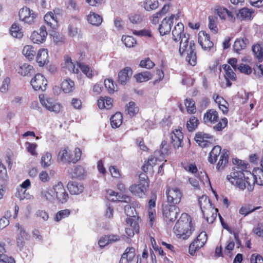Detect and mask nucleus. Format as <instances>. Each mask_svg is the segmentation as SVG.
Here are the masks:
<instances>
[{"instance_id":"f704fd0d","label":"nucleus","mask_w":263,"mask_h":263,"mask_svg":"<svg viewBox=\"0 0 263 263\" xmlns=\"http://www.w3.org/2000/svg\"><path fill=\"white\" fill-rule=\"evenodd\" d=\"M78 62H77L76 64H74L70 57H67L65 59V66L70 71H72L73 73L78 74L79 70Z\"/></svg>"},{"instance_id":"338daca9","label":"nucleus","mask_w":263,"mask_h":263,"mask_svg":"<svg viewBox=\"0 0 263 263\" xmlns=\"http://www.w3.org/2000/svg\"><path fill=\"white\" fill-rule=\"evenodd\" d=\"M129 20L134 24H138L142 22V18L139 14H134L130 16Z\"/></svg>"},{"instance_id":"9d476101","label":"nucleus","mask_w":263,"mask_h":263,"mask_svg":"<svg viewBox=\"0 0 263 263\" xmlns=\"http://www.w3.org/2000/svg\"><path fill=\"white\" fill-rule=\"evenodd\" d=\"M166 194L169 204H177L179 203L182 197V192L176 187L168 188L166 191Z\"/></svg>"},{"instance_id":"13d9d810","label":"nucleus","mask_w":263,"mask_h":263,"mask_svg":"<svg viewBox=\"0 0 263 263\" xmlns=\"http://www.w3.org/2000/svg\"><path fill=\"white\" fill-rule=\"evenodd\" d=\"M228 120L226 118L222 119L215 126L213 127V129L216 131H221L227 125Z\"/></svg>"},{"instance_id":"aec40b11","label":"nucleus","mask_w":263,"mask_h":263,"mask_svg":"<svg viewBox=\"0 0 263 263\" xmlns=\"http://www.w3.org/2000/svg\"><path fill=\"white\" fill-rule=\"evenodd\" d=\"M246 176H249L253 178V184L255 182L258 185H263V171L259 167L254 168L252 173L249 171H246Z\"/></svg>"},{"instance_id":"a878e982","label":"nucleus","mask_w":263,"mask_h":263,"mask_svg":"<svg viewBox=\"0 0 263 263\" xmlns=\"http://www.w3.org/2000/svg\"><path fill=\"white\" fill-rule=\"evenodd\" d=\"M44 21L50 28L55 29L58 26L57 16L52 12H49L44 16Z\"/></svg>"},{"instance_id":"4c0bfd02","label":"nucleus","mask_w":263,"mask_h":263,"mask_svg":"<svg viewBox=\"0 0 263 263\" xmlns=\"http://www.w3.org/2000/svg\"><path fill=\"white\" fill-rule=\"evenodd\" d=\"M22 52L29 61L33 60L36 53L35 51L33 49V47L31 45L25 46L23 49Z\"/></svg>"},{"instance_id":"6ab92c4d","label":"nucleus","mask_w":263,"mask_h":263,"mask_svg":"<svg viewBox=\"0 0 263 263\" xmlns=\"http://www.w3.org/2000/svg\"><path fill=\"white\" fill-rule=\"evenodd\" d=\"M183 135L181 130L176 129L171 134V143L175 149L183 146Z\"/></svg>"},{"instance_id":"e433bc0d","label":"nucleus","mask_w":263,"mask_h":263,"mask_svg":"<svg viewBox=\"0 0 263 263\" xmlns=\"http://www.w3.org/2000/svg\"><path fill=\"white\" fill-rule=\"evenodd\" d=\"M252 51L259 61L263 60V44H256L252 46Z\"/></svg>"},{"instance_id":"ddd939ff","label":"nucleus","mask_w":263,"mask_h":263,"mask_svg":"<svg viewBox=\"0 0 263 263\" xmlns=\"http://www.w3.org/2000/svg\"><path fill=\"white\" fill-rule=\"evenodd\" d=\"M174 16V15L172 14L168 18L165 17L162 20L158 28L161 35L163 36L170 32Z\"/></svg>"},{"instance_id":"a211bd4d","label":"nucleus","mask_w":263,"mask_h":263,"mask_svg":"<svg viewBox=\"0 0 263 263\" xmlns=\"http://www.w3.org/2000/svg\"><path fill=\"white\" fill-rule=\"evenodd\" d=\"M148 186V184H142L139 183L138 184H133L130 186L129 190L133 195L140 198H143L145 195V192Z\"/></svg>"},{"instance_id":"052dcab7","label":"nucleus","mask_w":263,"mask_h":263,"mask_svg":"<svg viewBox=\"0 0 263 263\" xmlns=\"http://www.w3.org/2000/svg\"><path fill=\"white\" fill-rule=\"evenodd\" d=\"M85 174V170L82 166H76L74 169L73 177H81L83 176Z\"/></svg>"},{"instance_id":"4d7b16f0","label":"nucleus","mask_w":263,"mask_h":263,"mask_svg":"<svg viewBox=\"0 0 263 263\" xmlns=\"http://www.w3.org/2000/svg\"><path fill=\"white\" fill-rule=\"evenodd\" d=\"M61 88L65 93H69L74 89V83H61Z\"/></svg>"},{"instance_id":"6e6d98bb","label":"nucleus","mask_w":263,"mask_h":263,"mask_svg":"<svg viewBox=\"0 0 263 263\" xmlns=\"http://www.w3.org/2000/svg\"><path fill=\"white\" fill-rule=\"evenodd\" d=\"M122 41L124 42L125 45L127 47H133L136 44V41L135 39L130 36H123L122 37Z\"/></svg>"},{"instance_id":"72a5a7b5","label":"nucleus","mask_w":263,"mask_h":263,"mask_svg":"<svg viewBox=\"0 0 263 263\" xmlns=\"http://www.w3.org/2000/svg\"><path fill=\"white\" fill-rule=\"evenodd\" d=\"M248 43L249 41L247 38L237 39L233 45L234 50L236 52H238L239 51L246 48Z\"/></svg>"},{"instance_id":"a19ab883","label":"nucleus","mask_w":263,"mask_h":263,"mask_svg":"<svg viewBox=\"0 0 263 263\" xmlns=\"http://www.w3.org/2000/svg\"><path fill=\"white\" fill-rule=\"evenodd\" d=\"M199 123L197 118L195 116H191L186 122V128L189 132H192L197 128Z\"/></svg>"},{"instance_id":"c9c22d12","label":"nucleus","mask_w":263,"mask_h":263,"mask_svg":"<svg viewBox=\"0 0 263 263\" xmlns=\"http://www.w3.org/2000/svg\"><path fill=\"white\" fill-rule=\"evenodd\" d=\"M10 31L11 35L15 38L21 39L23 35L21 26L16 23L12 25Z\"/></svg>"},{"instance_id":"2f4dec72","label":"nucleus","mask_w":263,"mask_h":263,"mask_svg":"<svg viewBox=\"0 0 263 263\" xmlns=\"http://www.w3.org/2000/svg\"><path fill=\"white\" fill-rule=\"evenodd\" d=\"M122 115L121 112H117L112 115L110 118V124L114 128L119 127L122 123Z\"/></svg>"},{"instance_id":"f3484780","label":"nucleus","mask_w":263,"mask_h":263,"mask_svg":"<svg viewBox=\"0 0 263 263\" xmlns=\"http://www.w3.org/2000/svg\"><path fill=\"white\" fill-rule=\"evenodd\" d=\"M198 40L199 44L204 50H210L213 46V43L210 41V35L205 31L199 33Z\"/></svg>"},{"instance_id":"49530a36","label":"nucleus","mask_w":263,"mask_h":263,"mask_svg":"<svg viewBox=\"0 0 263 263\" xmlns=\"http://www.w3.org/2000/svg\"><path fill=\"white\" fill-rule=\"evenodd\" d=\"M52 156L50 153H46L41 158V163L43 167H46L51 164Z\"/></svg>"},{"instance_id":"603ef678","label":"nucleus","mask_w":263,"mask_h":263,"mask_svg":"<svg viewBox=\"0 0 263 263\" xmlns=\"http://www.w3.org/2000/svg\"><path fill=\"white\" fill-rule=\"evenodd\" d=\"M122 255L132 261L135 256V249L133 247L127 248Z\"/></svg>"},{"instance_id":"b1692460","label":"nucleus","mask_w":263,"mask_h":263,"mask_svg":"<svg viewBox=\"0 0 263 263\" xmlns=\"http://www.w3.org/2000/svg\"><path fill=\"white\" fill-rule=\"evenodd\" d=\"M133 74V70L129 67H126L118 73L119 82H127Z\"/></svg>"},{"instance_id":"bf43d9fd","label":"nucleus","mask_w":263,"mask_h":263,"mask_svg":"<svg viewBox=\"0 0 263 263\" xmlns=\"http://www.w3.org/2000/svg\"><path fill=\"white\" fill-rule=\"evenodd\" d=\"M109 93H113L118 90V83H103Z\"/></svg>"},{"instance_id":"774afa93","label":"nucleus","mask_w":263,"mask_h":263,"mask_svg":"<svg viewBox=\"0 0 263 263\" xmlns=\"http://www.w3.org/2000/svg\"><path fill=\"white\" fill-rule=\"evenodd\" d=\"M169 146L167 142L164 140L162 142L161 144V152L163 155H168L169 153Z\"/></svg>"},{"instance_id":"1a4fd4ad","label":"nucleus","mask_w":263,"mask_h":263,"mask_svg":"<svg viewBox=\"0 0 263 263\" xmlns=\"http://www.w3.org/2000/svg\"><path fill=\"white\" fill-rule=\"evenodd\" d=\"M194 139L202 147L209 146L214 144L215 141L213 136L200 132L196 134Z\"/></svg>"},{"instance_id":"4468645a","label":"nucleus","mask_w":263,"mask_h":263,"mask_svg":"<svg viewBox=\"0 0 263 263\" xmlns=\"http://www.w3.org/2000/svg\"><path fill=\"white\" fill-rule=\"evenodd\" d=\"M46 27L44 25H42L40 28V32L37 31H33L31 36V41L36 44H40L43 43L47 35Z\"/></svg>"},{"instance_id":"69168bd1","label":"nucleus","mask_w":263,"mask_h":263,"mask_svg":"<svg viewBox=\"0 0 263 263\" xmlns=\"http://www.w3.org/2000/svg\"><path fill=\"white\" fill-rule=\"evenodd\" d=\"M250 263H263V258L259 254H253L251 256Z\"/></svg>"},{"instance_id":"7ed1b4c3","label":"nucleus","mask_w":263,"mask_h":263,"mask_svg":"<svg viewBox=\"0 0 263 263\" xmlns=\"http://www.w3.org/2000/svg\"><path fill=\"white\" fill-rule=\"evenodd\" d=\"M189 34H183L180 40L179 52L181 55L186 53V61L191 65L196 64V53L195 52V45L194 41L189 40Z\"/></svg>"},{"instance_id":"bb28decb","label":"nucleus","mask_w":263,"mask_h":263,"mask_svg":"<svg viewBox=\"0 0 263 263\" xmlns=\"http://www.w3.org/2000/svg\"><path fill=\"white\" fill-rule=\"evenodd\" d=\"M48 54L47 49H40L36 55V62L40 66H43L48 63Z\"/></svg>"},{"instance_id":"ea45409f","label":"nucleus","mask_w":263,"mask_h":263,"mask_svg":"<svg viewBox=\"0 0 263 263\" xmlns=\"http://www.w3.org/2000/svg\"><path fill=\"white\" fill-rule=\"evenodd\" d=\"M124 211L125 214L128 218H133L135 220L140 221V217L136 216L137 212L134 207L131 206L129 204H127L124 207Z\"/></svg>"},{"instance_id":"473e14b6","label":"nucleus","mask_w":263,"mask_h":263,"mask_svg":"<svg viewBox=\"0 0 263 263\" xmlns=\"http://www.w3.org/2000/svg\"><path fill=\"white\" fill-rule=\"evenodd\" d=\"M88 22L94 26H99L102 22V17L98 14L90 12L87 16Z\"/></svg>"},{"instance_id":"c756f323","label":"nucleus","mask_w":263,"mask_h":263,"mask_svg":"<svg viewBox=\"0 0 263 263\" xmlns=\"http://www.w3.org/2000/svg\"><path fill=\"white\" fill-rule=\"evenodd\" d=\"M84 55H83V54L81 53V55L79 58V61L78 62V66H79V68L81 70L83 73L85 74L87 77L91 78L93 76L92 70L88 65H86L84 63L80 62L81 60L84 59Z\"/></svg>"},{"instance_id":"39448f33","label":"nucleus","mask_w":263,"mask_h":263,"mask_svg":"<svg viewBox=\"0 0 263 263\" xmlns=\"http://www.w3.org/2000/svg\"><path fill=\"white\" fill-rule=\"evenodd\" d=\"M18 16L25 24L32 25L36 21L37 14L27 7H24L19 11Z\"/></svg>"},{"instance_id":"0e129e2a","label":"nucleus","mask_w":263,"mask_h":263,"mask_svg":"<svg viewBox=\"0 0 263 263\" xmlns=\"http://www.w3.org/2000/svg\"><path fill=\"white\" fill-rule=\"evenodd\" d=\"M26 144L27 145V151L31 154L32 156H36L37 155L35 149L37 147V144L35 143H30L29 142H26Z\"/></svg>"},{"instance_id":"c03bdc74","label":"nucleus","mask_w":263,"mask_h":263,"mask_svg":"<svg viewBox=\"0 0 263 263\" xmlns=\"http://www.w3.org/2000/svg\"><path fill=\"white\" fill-rule=\"evenodd\" d=\"M185 105L189 114H194L196 112V108L193 99H186L185 100Z\"/></svg>"},{"instance_id":"a18cd8bd","label":"nucleus","mask_w":263,"mask_h":263,"mask_svg":"<svg viewBox=\"0 0 263 263\" xmlns=\"http://www.w3.org/2000/svg\"><path fill=\"white\" fill-rule=\"evenodd\" d=\"M159 7L158 1L152 2V0H145L143 3V7L146 11L156 9Z\"/></svg>"},{"instance_id":"8fccbe9b","label":"nucleus","mask_w":263,"mask_h":263,"mask_svg":"<svg viewBox=\"0 0 263 263\" xmlns=\"http://www.w3.org/2000/svg\"><path fill=\"white\" fill-rule=\"evenodd\" d=\"M237 70L240 73L249 75L251 73L252 70L251 67L247 64L240 63L238 65Z\"/></svg>"},{"instance_id":"680f3d73","label":"nucleus","mask_w":263,"mask_h":263,"mask_svg":"<svg viewBox=\"0 0 263 263\" xmlns=\"http://www.w3.org/2000/svg\"><path fill=\"white\" fill-rule=\"evenodd\" d=\"M14 259L4 254H0V263H15Z\"/></svg>"},{"instance_id":"f8f14e48","label":"nucleus","mask_w":263,"mask_h":263,"mask_svg":"<svg viewBox=\"0 0 263 263\" xmlns=\"http://www.w3.org/2000/svg\"><path fill=\"white\" fill-rule=\"evenodd\" d=\"M53 190L55 194L56 198L59 202L63 204L67 201L69 195L61 182H59L54 185Z\"/></svg>"},{"instance_id":"37998d69","label":"nucleus","mask_w":263,"mask_h":263,"mask_svg":"<svg viewBox=\"0 0 263 263\" xmlns=\"http://www.w3.org/2000/svg\"><path fill=\"white\" fill-rule=\"evenodd\" d=\"M41 196L47 200L52 201L53 199V191L49 187L42 189Z\"/></svg>"},{"instance_id":"3c124183","label":"nucleus","mask_w":263,"mask_h":263,"mask_svg":"<svg viewBox=\"0 0 263 263\" xmlns=\"http://www.w3.org/2000/svg\"><path fill=\"white\" fill-rule=\"evenodd\" d=\"M139 66L141 67L146 69H152L155 66V63L149 58H146L140 61Z\"/></svg>"},{"instance_id":"cd10ccee","label":"nucleus","mask_w":263,"mask_h":263,"mask_svg":"<svg viewBox=\"0 0 263 263\" xmlns=\"http://www.w3.org/2000/svg\"><path fill=\"white\" fill-rule=\"evenodd\" d=\"M254 11L248 8L244 7L239 10L237 14L238 18L245 20H251L253 16L252 15Z\"/></svg>"},{"instance_id":"0eeeda50","label":"nucleus","mask_w":263,"mask_h":263,"mask_svg":"<svg viewBox=\"0 0 263 263\" xmlns=\"http://www.w3.org/2000/svg\"><path fill=\"white\" fill-rule=\"evenodd\" d=\"M39 99L42 106L49 111L55 113H59L62 107L61 104L56 102L53 99L50 98L44 99V95H40Z\"/></svg>"},{"instance_id":"58836bf2","label":"nucleus","mask_w":263,"mask_h":263,"mask_svg":"<svg viewBox=\"0 0 263 263\" xmlns=\"http://www.w3.org/2000/svg\"><path fill=\"white\" fill-rule=\"evenodd\" d=\"M152 74L149 71H144L134 75L137 82H145L152 78Z\"/></svg>"},{"instance_id":"2eb2a0df","label":"nucleus","mask_w":263,"mask_h":263,"mask_svg":"<svg viewBox=\"0 0 263 263\" xmlns=\"http://www.w3.org/2000/svg\"><path fill=\"white\" fill-rule=\"evenodd\" d=\"M198 203L204 217H205V212L206 211L215 210L211 200L206 195H203L199 198Z\"/></svg>"},{"instance_id":"5701e85b","label":"nucleus","mask_w":263,"mask_h":263,"mask_svg":"<svg viewBox=\"0 0 263 263\" xmlns=\"http://www.w3.org/2000/svg\"><path fill=\"white\" fill-rule=\"evenodd\" d=\"M67 189L72 195H78L84 190L83 185L77 181H70L67 184Z\"/></svg>"},{"instance_id":"e2e57ef3","label":"nucleus","mask_w":263,"mask_h":263,"mask_svg":"<svg viewBox=\"0 0 263 263\" xmlns=\"http://www.w3.org/2000/svg\"><path fill=\"white\" fill-rule=\"evenodd\" d=\"M133 33L135 35H138V36H148V37H151L152 34L149 30H146V29H143L140 30H134Z\"/></svg>"},{"instance_id":"f257e3e1","label":"nucleus","mask_w":263,"mask_h":263,"mask_svg":"<svg viewBox=\"0 0 263 263\" xmlns=\"http://www.w3.org/2000/svg\"><path fill=\"white\" fill-rule=\"evenodd\" d=\"M233 163L236 166H235L232 170V172L230 175H227V179L232 184L235 185L241 190L246 189V183L249 185L248 190L251 191L253 190V186L250 185L249 181L250 177L246 176V169L247 168L248 164H246L243 161L238 159H234Z\"/></svg>"},{"instance_id":"6e6552de","label":"nucleus","mask_w":263,"mask_h":263,"mask_svg":"<svg viewBox=\"0 0 263 263\" xmlns=\"http://www.w3.org/2000/svg\"><path fill=\"white\" fill-rule=\"evenodd\" d=\"M208 239L205 232H201L189 247V252L194 255L196 251L204 246Z\"/></svg>"},{"instance_id":"4be33fe9","label":"nucleus","mask_w":263,"mask_h":263,"mask_svg":"<svg viewBox=\"0 0 263 263\" xmlns=\"http://www.w3.org/2000/svg\"><path fill=\"white\" fill-rule=\"evenodd\" d=\"M219 120L218 112L214 109H209L204 114L203 122L204 123L214 124Z\"/></svg>"},{"instance_id":"5fc2aeb1","label":"nucleus","mask_w":263,"mask_h":263,"mask_svg":"<svg viewBox=\"0 0 263 263\" xmlns=\"http://www.w3.org/2000/svg\"><path fill=\"white\" fill-rule=\"evenodd\" d=\"M208 18L209 22L208 26L209 29L213 33H217L218 29L214 17L213 16H209Z\"/></svg>"},{"instance_id":"c85d7f7f","label":"nucleus","mask_w":263,"mask_h":263,"mask_svg":"<svg viewBox=\"0 0 263 263\" xmlns=\"http://www.w3.org/2000/svg\"><path fill=\"white\" fill-rule=\"evenodd\" d=\"M222 68L224 71V77L227 80V82H230V81H234L236 80V76L234 72L233 69L230 67V65L224 64Z\"/></svg>"},{"instance_id":"9b49d317","label":"nucleus","mask_w":263,"mask_h":263,"mask_svg":"<svg viewBox=\"0 0 263 263\" xmlns=\"http://www.w3.org/2000/svg\"><path fill=\"white\" fill-rule=\"evenodd\" d=\"M15 227L17 228L16 236V245L20 250H22L25 245V241L29 239L30 235L26 232L23 226L18 223H16Z\"/></svg>"},{"instance_id":"393cba45","label":"nucleus","mask_w":263,"mask_h":263,"mask_svg":"<svg viewBox=\"0 0 263 263\" xmlns=\"http://www.w3.org/2000/svg\"><path fill=\"white\" fill-rule=\"evenodd\" d=\"M184 25L182 23H178L172 31L173 39L175 42H178L181 40L183 34Z\"/></svg>"},{"instance_id":"864d4df0","label":"nucleus","mask_w":263,"mask_h":263,"mask_svg":"<svg viewBox=\"0 0 263 263\" xmlns=\"http://www.w3.org/2000/svg\"><path fill=\"white\" fill-rule=\"evenodd\" d=\"M259 208L260 206L251 209L250 205L242 206L239 210V213L245 216Z\"/></svg>"},{"instance_id":"7c9ffc66","label":"nucleus","mask_w":263,"mask_h":263,"mask_svg":"<svg viewBox=\"0 0 263 263\" xmlns=\"http://www.w3.org/2000/svg\"><path fill=\"white\" fill-rule=\"evenodd\" d=\"M17 72L23 76L30 74L34 71L33 67L27 63L23 64L16 69Z\"/></svg>"},{"instance_id":"de8ad7c7","label":"nucleus","mask_w":263,"mask_h":263,"mask_svg":"<svg viewBox=\"0 0 263 263\" xmlns=\"http://www.w3.org/2000/svg\"><path fill=\"white\" fill-rule=\"evenodd\" d=\"M215 211L210 210L205 212V217H204L206 219V221L209 223H212L214 221L217 217V213L218 212L217 209L215 208Z\"/></svg>"},{"instance_id":"412c9836","label":"nucleus","mask_w":263,"mask_h":263,"mask_svg":"<svg viewBox=\"0 0 263 263\" xmlns=\"http://www.w3.org/2000/svg\"><path fill=\"white\" fill-rule=\"evenodd\" d=\"M72 155L68 147L62 148L59 152L57 160L64 163H71L72 161Z\"/></svg>"},{"instance_id":"09e8293b","label":"nucleus","mask_w":263,"mask_h":263,"mask_svg":"<svg viewBox=\"0 0 263 263\" xmlns=\"http://www.w3.org/2000/svg\"><path fill=\"white\" fill-rule=\"evenodd\" d=\"M70 214V211L68 209L61 210L56 214L54 220L56 221H60L62 219L67 217Z\"/></svg>"},{"instance_id":"20e7f679","label":"nucleus","mask_w":263,"mask_h":263,"mask_svg":"<svg viewBox=\"0 0 263 263\" xmlns=\"http://www.w3.org/2000/svg\"><path fill=\"white\" fill-rule=\"evenodd\" d=\"M219 156H220V158L217 164L216 169L218 171H221L228 163L229 158V151L224 149L221 151V147L220 146H214L209 154L208 161L211 164H214Z\"/></svg>"},{"instance_id":"f03ea898","label":"nucleus","mask_w":263,"mask_h":263,"mask_svg":"<svg viewBox=\"0 0 263 263\" xmlns=\"http://www.w3.org/2000/svg\"><path fill=\"white\" fill-rule=\"evenodd\" d=\"M193 224L191 217L186 213L181 214L174 227V231L179 238L187 239L192 234Z\"/></svg>"},{"instance_id":"79ce46f5","label":"nucleus","mask_w":263,"mask_h":263,"mask_svg":"<svg viewBox=\"0 0 263 263\" xmlns=\"http://www.w3.org/2000/svg\"><path fill=\"white\" fill-rule=\"evenodd\" d=\"M127 114L131 117L134 116L139 111V107L136 106L135 102L130 101L126 106Z\"/></svg>"},{"instance_id":"dca6fc26","label":"nucleus","mask_w":263,"mask_h":263,"mask_svg":"<svg viewBox=\"0 0 263 263\" xmlns=\"http://www.w3.org/2000/svg\"><path fill=\"white\" fill-rule=\"evenodd\" d=\"M140 221L135 220L133 218H127L126 222L129 224L130 228H126V234L130 237H133L135 233H138L139 232V223Z\"/></svg>"},{"instance_id":"423d86ee","label":"nucleus","mask_w":263,"mask_h":263,"mask_svg":"<svg viewBox=\"0 0 263 263\" xmlns=\"http://www.w3.org/2000/svg\"><path fill=\"white\" fill-rule=\"evenodd\" d=\"M176 204H170L163 206L162 212L164 220L167 223L174 221L180 212Z\"/></svg>"}]
</instances>
